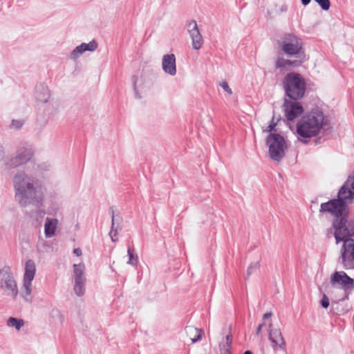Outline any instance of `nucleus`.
I'll return each instance as SVG.
<instances>
[{"instance_id": "nucleus-1", "label": "nucleus", "mask_w": 354, "mask_h": 354, "mask_svg": "<svg viewBox=\"0 0 354 354\" xmlns=\"http://www.w3.org/2000/svg\"><path fill=\"white\" fill-rule=\"evenodd\" d=\"M354 198V176H349L338 192V198L322 203L320 212H328L335 218L333 225L335 229L336 243L345 240L354 241V221L347 220L348 214L347 203Z\"/></svg>"}, {"instance_id": "nucleus-2", "label": "nucleus", "mask_w": 354, "mask_h": 354, "mask_svg": "<svg viewBox=\"0 0 354 354\" xmlns=\"http://www.w3.org/2000/svg\"><path fill=\"white\" fill-rule=\"evenodd\" d=\"M15 197L23 207L42 204L47 193L45 184L33 174L18 171L12 178Z\"/></svg>"}, {"instance_id": "nucleus-3", "label": "nucleus", "mask_w": 354, "mask_h": 354, "mask_svg": "<svg viewBox=\"0 0 354 354\" xmlns=\"http://www.w3.org/2000/svg\"><path fill=\"white\" fill-rule=\"evenodd\" d=\"M326 124L327 120L321 110L317 109L306 113L297 124V139L307 143L309 138L317 136L322 129H325Z\"/></svg>"}, {"instance_id": "nucleus-4", "label": "nucleus", "mask_w": 354, "mask_h": 354, "mask_svg": "<svg viewBox=\"0 0 354 354\" xmlns=\"http://www.w3.org/2000/svg\"><path fill=\"white\" fill-rule=\"evenodd\" d=\"M332 290L328 293L333 296L332 306L339 301L348 299V291L354 289V279L344 271H335L330 277Z\"/></svg>"}, {"instance_id": "nucleus-5", "label": "nucleus", "mask_w": 354, "mask_h": 354, "mask_svg": "<svg viewBox=\"0 0 354 354\" xmlns=\"http://www.w3.org/2000/svg\"><path fill=\"white\" fill-rule=\"evenodd\" d=\"M283 84L286 93L290 99L297 100L304 97L306 85L300 74L293 72L288 73Z\"/></svg>"}, {"instance_id": "nucleus-6", "label": "nucleus", "mask_w": 354, "mask_h": 354, "mask_svg": "<svg viewBox=\"0 0 354 354\" xmlns=\"http://www.w3.org/2000/svg\"><path fill=\"white\" fill-rule=\"evenodd\" d=\"M270 158L279 162L285 156L288 145L283 136L278 133H270L266 139Z\"/></svg>"}, {"instance_id": "nucleus-7", "label": "nucleus", "mask_w": 354, "mask_h": 354, "mask_svg": "<svg viewBox=\"0 0 354 354\" xmlns=\"http://www.w3.org/2000/svg\"><path fill=\"white\" fill-rule=\"evenodd\" d=\"M281 49L287 55L301 58L303 53L301 39L292 33H286L281 38Z\"/></svg>"}, {"instance_id": "nucleus-8", "label": "nucleus", "mask_w": 354, "mask_h": 354, "mask_svg": "<svg viewBox=\"0 0 354 354\" xmlns=\"http://www.w3.org/2000/svg\"><path fill=\"white\" fill-rule=\"evenodd\" d=\"M0 289L13 299H15L19 294L17 281L8 267L0 270Z\"/></svg>"}, {"instance_id": "nucleus-9", "label": "nucleus", "mask_w": 354, "mask_h": 354, "mask_svg": "<svg viewBox=\"0 0 354 354\" xmlns=\"http://www.w3.org/2000/svg\"><path fill=\"white\" fill-rule=\"evenodd\" d=\"M33 153L32 148L29 146L21 145L17 149L15 156L10 158L7 165L11 168L24 165L31 160Z\"/></svg>"}, {"instance_id": "nucleus-10", "label": "nucleus", "mask_w": 354, "mask_h": 354, "mask_svg": "<svg viewBox=\"0 0 354 354\" xmlns=\"http://www.w3.org/2000/svg\"><path fill=\"white\" fill-rule=\"evenodd\" d=\"M185 29L192 40V48L194 50L201 48L203 45V39L196 21L194 19L187 21L185 25Z\"/></svg>"}, {"instance_id": "nucleus-11", "label": "nucleus", "mask_w": 354, "mask_h": 354, "mask_svg": "<svg viewBox=\"0 0 354 354\" xmlns=\"http://www.w3.org/2000/svg\"><path fill=\"white\" fill-rule=\"evenodd\" d=\"M342 263L345 269L354 268V241L345 240L341 248Z\"/></svg>"}, {"instance_id": "nucleus-12", "label": "nucleus", "mask_w": 354, "mask_h": 354, "mask_svg": "<svg viewBox=\"0 0 354 354\" xmlns=\"http://www.w3.org/2000/svg\"><path fill=\"white\" fill-rule=\"evenodd\" d=\"M268 339L272 344L274 351L281 350L286 351V342L279 328L274 327L272 322L268 326Z\"/></svg>"}, {"instance_id": "nucleus-13", "label": "nucleus", "mask_w": 354, "mask_h": 354, "mask_svg": "<svg viewBox=\"0 0 354 354\" xmlns=\"http://www.w3.org/2000/svg\"><path fill=\"white\" fill-rule=\"evenodd\" d=\"M285 115L288 120L292 121L299 117L304 112V108L301 104L296 100H288L284 102Z\"/></svg>"}, {"instance_id": "nucleus-14", "label": "nucleus", "mask_w": 354, "mask_h": 354, "mask_svg": "<svg viewBox=\"0 0 354 354\" xmlns=\"http://www.w3.org/2000/svg\"><path fill=\"white\" fill-rule=\"evenodd\" d=\"M97 48V43L93 39L88 43H82L76 46L70 53L68 57L71 60L76 62L86 51L93 52Z\"/></svg>"}, {"instance_id": "nucleus-15", "label": "nucleus", "mask_w": 354, "mask_h": 354, "mask_svg": "<svg viewBox=\"0 0 354 354\" xmlns=\"http://www.w3.org/2000/svg\"><path fill=\"white\" fill-rule=\"evenodd\" d=\"M162 68L165 73L171 76L176 75L177 70L176 57L174 54H167L163 55L162 60Z\"/></svg>"}, {"instance_id": "nucleus-16", "label": "nucleus", "mask_w": 354, "mask_h": 354, "mask_svg": "<svg viewBox=\"0 0 354 354\" xmlns=\"http://www.w3.org/2000/svg\"><path fill=\"white\" fill-rule=\"evenodd\" d=\"M59 221L55 218L46 217L44 223V235L46 239L52 238L56 234Z\"/></svg>"}, {"instance_id": "nucleus-17", "label": "nucleus", "mask_w": 354, "mask_h": 354, "mask_svg": "<svg viewBox=\"0 0 354 354\" xmlns=\"http://www.w3.org/2000/svg\"><path fill=\"white\" fill-rule=\"evenodd\" d=\"M35 97L37 101L46 103L50 97V91L47 86L43 84L37 85L35 87Z\"/></svg>"}, {"instance_id": "nucleus-18", "label": "nucleus", "mask_w": 354, "mask_h": 354, "mask_svg": "<svg viewBox=\"0 0 354 354\" xmlns=\"http://www.w3.org/2000/svg\"><path fill=\"white\" fill-rule=\"evenodd\" d=\"M22 286L20 289V295L24 300L29 304L33 301L32 297V281H23Z\"/></svg>"}, {"instance_id": "nucleus-19", "label": "nucleus", "mask_w": 354, "mask_h": 354, "mask_svg": "<svg viewBox=\"0 0 354 354\" xmlns=\"http://www.w3.org/2000/svg\"><path fill=\"white\" fill-rule=\"evenodd\" d=\"M36 273V265L33 260L28 259L25 263V272L23 281H32Z\"/></svg>"}, {"instance_id": "nucleus-20", "label": "nucleus", "mask_w": 354, "mask_h": 354, "mask_svg": "<svg viewBox=\"0 0 354 354\" xmlns=\"http://www.w3.org/2000/svg\"><path fill=\"white\" fill-rule=\"evenodd\" d=\"M300 60H289L282 57H279L276 62V67L281 70H290L295 67L300 66Z\"/></svg>"}, {"instance_id": "nucleus-21", "label": "nucleus", "mask_w": 354, "mask_h": 354, "mask_svg": "<svg viewBox=\"0 0 354 354\" xmlns=\"http://www.w3.org/2000/svg\"><path fill=\"white\" fill-rule=\"evenodd\" d=\"M73 281H84L86 279L85 274V265L82 263H75L73 265Z\"/></svg>"}, {"instance_id": "nucleus-22", "label": "nucleus", "mask_w": 354, "mask_h": 354, "mask_svg": "<svg viewBox=\"0 0 354 354\" xmlns=\"http://www.w3.org/2000/svg\"><path fill=\"white\" fill-rule=\"evenodd\" d=\"M185 330L187 336L190 339L192 343H196L202 338L203 331L194 326H186Z\"/></svg>"}, {"instance_id": "nucleus-23", "label": "nucleus", "mask_w": 354, "mask_h": 354, "mask_svg": "<svg viewBox=\"0 0 354 354\" xmlns=\"http://www.w3.org/2000/svg\"><path fill=\"white\" fill-rule=\"evenodd\" d=\"M111 213H112V216H111L112 223H111V229L109 232V236H110L112 241L115 242L118 239L116 236H117L118 232L120 229L119 225H120V218L119 216L116 217L114 215V212H113V209H111Z\"/></svg>"}, {"instance_id": "nucleus-24", "label": "nucleus", "mask_w": 354, "mask_h": 354, "mask_svg": "<svg viewBox=\"0 0 354 354\" xmlns=\"http://www.w3.org/2000/svg\"><path fill=\"white\" fill-rule=\"evenodd\" d=\"M232 336L231 334L227 335L219 343L221 354H230L232 348Z\"/></svg>"}, {"instance_id": "nucleus-25", "label": "nucleus", "mask_w": 354, "mask_h": 354, "mask_svg": "<svg viewBox=\"0 0 354 354\" xmlns=\"http://www.w3.org/2000/svg\"><path fill=\"white\" fill-rule=\"evenodd\" d=\"M133 86L136 92V95L137 97H141L140 95V91H142L145 87H149V82H145V80L142 78H134L133 79Z\"/></svg>"}, {"instance_id": "nucleus-26", "label": "nucleus", "mask_w": 354, "mask_h": 354, "mask_svg": "<svg viewBox=\"0 0 354 354\" xmlns=\"http://www.w3.org/2000/svg\"><path fill=\"white\" fill-rule=\"evenodd\" d=\"M52 244L43 239H40L37 243V250L41 253L49 252L52 250Z\"/></svg>"}, {"instance_id": "nucleus-27", "label": "nucleus", "mask_w": 354, "mask_h": 354, "mask_svg": "<svg viewBox=\"0 0 354 354\" xmlns=\"http://www.w3.org/2000/svg\"><path fill=\"white\" fill-rule=\"evenodd\" d=\"M6 324L8 327H13L17 330H19L24 326V322L21 319L11 317L7 320Z\"/></svg>"}, {"instance_id": "nucleus-28", "label": "nucleus", "mask_w": 354, "mask_h": 354, "mask_svg": "<svg viewBox=\"0 0 354 354\" xmlns=\"http://www.w3.org/2000/svg\"><path fill=\"white\" fill-rule=\"evenodd\" d=\"M86 281L74 282L73 290L77 297H82L84 295L86 291Z\"/></svg>"}, {"instance_id": "nucleus-29", "label": "nucleus", "mask_w": 354, "mask_h": 354, "mask_svg": "<svg viewBox=\"0 0 354 354\" xmlns=\"http://www.w3.org/2000/svg\"><path fill=\"white\" fill-rule=\"evenodd\" d=\"M259 268L260 263L259 261L251 263L248 268L245 279H248L254 271L258 270Z\"/></svg>"}, {"instance_id": "nucleus-30", "label": "nucleus", "mask_w": 354, "mask_h": 354, "mask_svg": "<svg viewBox=\"0 0 354 354\" xmlns=\"http://www.w3.org/2000/svg\"><path fill=\"white\" fill-rule=\"evenodd\" d=\"M127 254L129 256L127 263L131 266H136L138 261L137 255H134L130 248L128 249Z\"/></svg>"}, {"instance_id": "nucleus-31", "label": "nucleus", "mask_w": 354, "mask_h": 354, "mask_svg": "<svg viewBox=\"0 0 354 354\" xmlns=\"http://www.w3.org/2000/svg\"><path fill=\"white\" fill-rule=\"evenodd\" d=\"M24 124V120L22 119L12 120L10 124V127L14 129H19Z\"/></svg>"}, {"instance_id": "nucleus-32", "label": "nucleus", "mask_w": 354, "mask_h": 354, "mask_svg": "<svg viewBox=\"0 0 354 354\" xmlns=\"http://www.w3.org/2000/svg\"><path fill=\"white\" fill-rule=\"evenodd\" d=\"M317 2L324 10H328L330 8V3L329 0H314Z\"/></svg>"}, {"instance_id": "nucleus-33", "label": "nucleus", "mask_w": 354, "mask_h": 354, "mask_svg": "<svg viewBox=\"0 0 354 354\" xmlns=\"http://www.w3.org/2000/svg\"><path fill=\"white\" fill-rule=\"evenodd\" d=\"M320 304L324 308H327L329 306V299L325 292L323 293Z\"/></svg>"}, {"instance_id": "nucleus-34", "label": "nucleus", "mask_w": 354, "mask_h": 354, "mask_svg": "<svg viewBox=\"0 0 354 354\" xmlns=\"http://www.w3.org/2000/svg\"><path fill=\"white\" fill-rule=\"evenodd\" d=\"M219 85L229 95H232V91L230 88V86H229V85H228V84H227V82L226 81H223V82H220Z\"/></svg>"}, {"instance_id": "nucleus-35", "label": "nucleus", "mask_w": 354, "mask_h": 354, "mask_svg": "<svg viewBox=\"0 0 354 354\" xmlns=\"http://www.w3.org/2000/svg\"><path fill=\"white\" fill-rule=\"evenodd\" d=\"M50 168V165L48 162H41L38 164L37 169L40 171H48Z\"/></svg>"}, {"instance_id": "nucleus-36", "label": "nucleus", "mask_w": 354, "mask_h": 354, "mask_svg": "<svg viewBox=\"0 0 354 354\" xmlns=\"http://www.w3.org/2000/svg\"><path fill=\"white\" fill-rule=\"evenodd\" d=\"M51 313L54 315H56L58 317L59 320L61 323L64 321V315L62 313L57 309H53Z\"/></svg>"}, {"instance_id": "nucleus-37", "label": "nucleus", "mask_w": 354, "mask_h": 354, "mask_svg": "<svg viewBox=\"0 0 354 354\" xmlns=\"http://www.w3.org/2000/svg\"><path fill=\"white\" fill-rule=\"evenodd\" d=\"M274 126H275L274 123L270 124L268 126H267L266 127L263 128V131L264 132H267V133L271 132L272 131V129H274Z\"/></svg>"}, {"instance_id": "nucleus-38", "label": "nucleus", "mask_w": 354, "mask_h": 354, "mask_svg": "<svg viewBox=\"0 0 354 354\" xmlns=\"http://www.w3.org/2000/svg\"><path fill=\"white\" fill-rule=\"evenodd\" d=\"M6 153L3 147L0 144V161L5 158Z\"/></svg>"}, {"instance_id": "nucleus-39", "label": "nucleus", "mask_w": 354, "mask_h": 354, "mask_svg": "<svg viewBox=\"0 0 354 354\" xmlns=\"http://www.w3.org/2000/svg\"><path fill=\"white\" fill-rule=\"evenodd\" d=\"M265 322H263L261 324H259L256 330V335H259L261 333L262 328L265 326Z\"/></svg>"}, {"instance_id": "nucleus-40", "label": "nucleus", "mask_w": 354, "mask_h": 354, "mask_svg": "<svg viewBox=\"0 0 354 354\" xmlns=\"http://www.w3.org/2000/svg\"><path fill=\"white\" fill-rule=\"evenodd\" d=\"M73 253L77 257L81 256L82 254V250L79 248L74 249Z\"/></svg>"}, {"instance_id": "nucleus-41", "label": "nucleus", "mask_w": 354, "mask_h": 354, "mask_svg": "<svg viewBox=\"0 0 354 354\" xmlns=\"http://www.w3.org/2000/svg\"><path fill=\"white\" fill-rule=\"evenodd\" d=\"M272 315V313L271 312H268V313H265V314L263 315V322H264L266 319L270 318Z\"/></svg>"}, {"instance_id": "nucleus-42", "label": "nucleus", "mask_w": 354, "mask_h": 354, "mask_svg": "<svg viewBox=\"0 0 354 354\" xmlns=\"http://www.w3.org/2000/svg\"><path fill=\"white\" fill-rule=\"evenodd\" d=\"M301 1L304 6H306L310 2L311 0H301Z\"/></svg>"}, {"instance_id": "nucleus-43", "label": "nucleus", "mask_w": 354, "mask_h": 354, "mask_svg": "<svg viewBox=\"0 0 354 354\" xmlns=\"http://www.w3.org/2000/svg\"><path fill=\"white\" fill-rule=\"evenodd\" d=\"M243 354H252V353L250 351H246Z\"/></svg>"}]
</instances>
